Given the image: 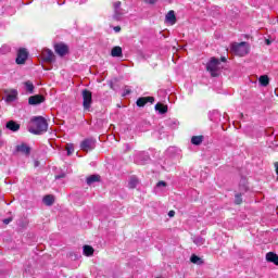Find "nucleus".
I'll return each instance as SVG.
<instances>
[{
  "label": "nucleus",
  "instance_id": "1",
  "mask_svg": "<svg viewBox=\"0 0 278 278\" xmlns=\"http://www.w3.org/2000/svg\"><path fill=\"white\" fill-rule=\"evenodd\" d=\"M49 129V124L47 119L42 116H35L30 121L29 131L30 134H35L36 136H40V134H45Z\"/></svg>",
  "mask_w": 278,
  "mask_h": 278
},
{
  "label": "nucleus",
  "instance_id": "2",
  "mask_svg": "<svg viewBox=\"0 0 278 278\" xmlns=\"http://www.w3.org/2000/svg\"><path fill=\"white\" fill-rule=\"evenodd\" d=\"M206 71L210 73L211 77H218L223 71V64L220 60L216 58H211L206 63Z\"/></svg>",
  "mask_w": 278,
  "mask_h": 278
},
{
  "label": "nucleus",
  "instance_id": "3",
  "mask_svg": "<svg viewBox=\"0 0 278 278\" xmlns=\"http://www.w3.org/2000/svg\"><path fill=\"white\" fill-rule=\"evenodd\" d=\"M249 43L248 42H240V43H232L230 47L231 53L235 55H239V58H244V55H249Z\"/></svg>",
  "mask_w": 278,
  "mask_h": 278
},
{
  "label": "nucleus",
  "instance_id": "4",
  "mask_svg": "<svg viewBox=\"0 0 278 278\" xmlns=\"http://www.w3.org/2000/svg\"><path fill=\"white\" fill-rule=\"evenodd\" d=\"M92 106V92L88 89L83 90V108L84 110H90Z\"/></svg>",
  "mask_w": 278,
  "mask_h": 278
},
{
  "label": "nucleus",
  "instance_id": "5",
  "mask_svg": "<svg viewBox=\"0 0 278 278\" xmlns=\"http://www.w3.org/2000/svg\"><path fill=\"white\" fill-rule=\"evenodd\" d=\"M94 147H96V142L93 139H85L80 143L81 151H86V153H88V151H92Z\"/></svg>",
  "mask_w": 278,
  "mask_h": 278
},
{
  "label": "nucleus",
  "instance_id": "6",
  "mask_svg": "<svg viewBox=\"0 0 278 278\" xmlns=\"http://www.w3.org/2000/svg\"><path fill=\"white\" fill-rule=\"evenodd\" d=\"M29 53L25 48H22L17 51L16 64H24L27 62Z\"/></svg>",
  "mask_w": 278,
  "mask_h": 278
},
{
  "label": "nucleus",
  "instance_id": "7",
  "mask_svg": "<svg viewBox=\"0 0 278 278\" xmlns=\"http://www.w3.org/2000/svg\"><path fill=\"white\" fill-rule=\"evenodd\" d=\"M55 53L60 55L61 58H64L68 53V46L66 43H56L54 46Z\"/></svg>",
  "mask_w": 278,
  "mask_h": 278
},
{
  "label": "nucleus",
  "instance_id": "8",
  "mask_svg": "<svg viewBox=\"0 0 278 278\" xmlns=\"http://www.w3.org/2000/svg\"><path fill=\"white\" fill-rule=\"evenodd\" d=\"M41 58L43 62H53V60L55 59V55L53 54V51L49 49H45L41 52Z\"/></svg>",
  "mask_w": 278,
  "mask_h": 278
},
{
  "label": "nucleus",
  "instance_id": "9",
  "mask_svg": "<svg viewBox=\"0 0 278 278\" xmlns=\"http://www.w3.org/2000/svg\"><path fill=\"white\" fill-rule=\"evenodd\" d=\"M29 105H38L40 103H45V97L40 94L31 96L28 99Z\"/></svg>",
  "mask_w": 278,
  "mask_h": 278
},
{
  "label": "nucleus",
  "instance_id": "10",
  "mask_svg": "<svg viewBox=\"0 0 278 278\" xmlns=\"http://www.w3.org/2000/svg\"><path fill=\"white\" fill-rule=\"evenodd\" d=\"M153 101H155V98L153 97L139 98L137 100V105L138 108H144L147 103H153Z\"/></svg>",
  "mask_w": 278,
  "mask_h": 278
},
{
  "label": "nucleus",
  "instance_id": "11",
  "mask_svg": "<svg viewBox=\"0 0 278 278\" xmlns=\"http://www.w3.org/2000/svg\"><path fill=\"white\" fill-rule=\"evenodd\" d=\"M165 20L167 23H169L170 25H175L177 23V16H175V11H169L166 16Z\"/></svg>",
  "mask_w": 278,
  "mask_h": 278
},
{
  "label": "nucleus",
  "instance_id": "12",
  "mask_svg": "<svg viewBox=\"0 0 278 278\" xmlns=\"http://www.w3.org/2000/svg\"><path fill=\"white\" fill-rule=\"evenodd\" d=\"M140 184V180L136 176H132L128 180V188L130 190H134L135 188H138V185Z\"/></svg>",
  "mask_w": 278,
  "mask_h": 278
},
{
  "label": "nucleus",
  "instance_id": "13",
  "mask_svg": "<svg viewBox=\"0 0 278 278\" xmlns=\"http://www.w3.org/2000/svg\"><path fill=\"white\" fill-rule=\"evenodd\" d=\"M83 253L86 255V257H92V255H94V248L91 245H84Z\"/></svg>",
  "mask_w": 278,
  "mask_h": 278
},
{
  "label": "nucleus",
  "instance_id": "14",
  "mask_svg": "<svg viewBox=\"0 0 278 278\" xmlns=\"http://www.w3.org/2000/svg\"><path fill=\"white\" fill-rule=\"evenodd\" d=\"M16 151H18L20 153H24L25 155H29L31 149L28 148L27 144L22 143V144L16 147Z\"/></svg>",
  "mask_w": 278,
  "mask_h": 278
},
{
  "label": "nucleus",
  "instance_id": "15",
  "mask_svg": "<svg viewBox=\"0 0 278 278\" xmlns=\"http://www.w3.org/2000/svg\"><path fill=\"white\" fill-rule=\"evenodd\" d=\"M266 260L267 262H271V264H275L276 266H278V255L273 253V252H268L266 254Z\"/></svg>",
  "mask_w": 278,
  "mask_h": 278
},
{
  "label": "nucleus",
  "instance_id": "16",
  "mask_svg": "<svg viewBox=\"0 0 278 278\" xmlns=\"http://www.w3.org/2000/svg\"><path fill=\"white\" fill-rule=\"evenodd\" d=\"M112 58H122L123 56V48L116 46L111 51Z\"/></svg>",
  "mask_w": 278,
  "mask_h": 278
},
{
  "label": "nucleus",
  "instance_id": "17",
  "mask_svg": "<svg viewBox=\"0 0 278 278\" xmlns=\"http://www.w3.org/2000/svg\"><path fill=\"white\" fill-rule=\"evenodd\" d=\"M88 186H92V184H97L98 181H101V176L99 175H91L87 177L86 179Z\"/></svg>",
  "mask_w": 278,
  "mask_h": 278
},
{
  "label": "nucleus",
  "instance_id": "18",
  "mask_svg": "<svg viewBox=\"0 0 278 278\" xmlns=\"http://www.w3.org/2000/svg\"><path fill=\"white\" fill-rule=\"evenodd\" d=\"M16 97H18V91L12 90L5 98L8 103H12V101H16Z\"/></svg>",
  "mask_w": 278,
  "mask_h": 278
},
{
  "label": "nucleus",
  "instance_id": "19",
  "mask_svg": "<svg viewBox=\"0 0 278 278\" xmlns=\"http://www.w3.org/2000/svg\"><path fill=\"white\" fill-rule=\"evenodd\" d=\"M7 129H10L11 131H18V129H21V125L16 124L14 121H10L7 124Z\"/></svg>",
  "mask_w": 278,
  "mask_h": 278
},
{
  "label": "nucleus",
  "instance_id": "20",
  "mask_svg": "<svg viewBox=\"0 0 278 278\" xmlns=\"http://www.w3.org/2000/svg\"><path fill=\"white\" fill-rule=\"evenodd\" d=\"M43 203H45V205H48V206L53 205V203H55V197H53L51 194L43 197Z\"/></svg>",
  "mask_w": 278,
  "mask_h": 278
},
{
  "label": "nucleus",
  "instance_id": "21",
  "mask_svg": "<svg viewBox=\"0 0 278 278\" xmlns=\"http://www.w3.org/2000/svg\"><path fill=\"white\" fill-rule=\"evenodd\" d=\"M121 1L114 2L113 7H114V12H115V16H122L123 15V11L121 9Z\"/></svg>",
  "mask_w": 278,
  "mask_h": 278
},
{
  "label": "nucleus",
  "instance_id": "22",
  "mask_svg": "<svg viewBox=\"0 0 278 278\" xmlns=\"http://www.w3.org/2000/svg\"><path fill=\"white\" fill-rule=\"evenodd\" d=\"M190 262L192 264H198V266H202V264H204L203 258L199 257L197 254L191 255Z\"/></svg>",
  "mask_w": 278,
  "mask_h": 278
},
{
  "label": "nucleus",
  "instance_id": "23",
  "mask_svg": "<svg viewBox=\"0 0 278 278\" xmlns=\"http://www.w3.org/2000/svg\"><path fill=\"white\" fill-rule=\"evenodd\" d=\"M155 110L160 112V114H166L168 112V106L162 104V103H156Z\"/></svg>",
  "mask_w": 278,
  "mask_h": 278
},
{
  "label": "nucleus",
  "instance_id": "24",
  "mask_svg": "<svg viewBox=\"0 0 278 278\" xmlns=\"http://www.w3.org/2000/svg\"><path fill=\"white\" fill-rule=\"evenodd\" d=\"M26 92H29V94H34V83H31L30 80H27L24 83Z\"/></svg>",
  "mask_w": 278,
  "mask_h": 278
},
{
  "label": "nucleus",
  "instance_id": "25",
  "mask_svg": "<svg viewBox=\"0 0 278 278\" xmlns=\"http://www.w3.org/2000/svg\"><path fill=\"white\" fill-rule=\"evenodd\" d=\"M258 81H260L261 86H264V87H266V86H268V84H270V79L266 75L261 76L258 78Z\"/></svg>",
  "mask_w": 278,
  "mask_h": 278
},
{
  "label": "nucleus",
  "instance_id": "26",
  "mask_svg": "<svg viewBox=\"0 0 278 278\" xmlns=\"http://www.w3.org/2000/svg\"><path fill=\"white\" fill-rule=\"evenodd\" d=\"M191 142L193 144H195L197 147H199V144H201L203 142V136H193L191 138Z\"/></svg>",
  "mask_w": 278,
  "mask_h": 278
},
{
  "label": "nucleus",
  "instance_id": "27",
  "mask_svg": "<svg viewBox=\"0 0 278 278\" xmlns=\"http://www.w3.org/2000/svg\"><path fill=\"white\" fill-rule=\"evenodd\" d=\"M194 244H197L198 247H203V244H205V240L203 239V237H197L193 240Z\"/></svg>",
  "mask_w": 278,
  "mask_h": 278
},
{
  "label": "nucleus",
  "instance_id": "28",
  "mask_svg": "<svg viewBox=\"0 0 278 278\" xmlns=\"http://www.w3.org/2000/svg\"><path fill=\"white\" fill-rule=\"evenodd\" d=\"M65 149L67 151V155H73V153L75 151V147L73 146V143H67Z\"/></svg>",
  "mask_w": 278,
  "mask_h": 278
},
{
  "label": "nucleus",
  "instance_id": "29",
  "mask_svg": "<svg viewBox=\"0 0 278 278\" xmlns=\"http://www.w3.org/2000/svg\"><path fill=\"white\" fill-rule=\"evenodd\" d=\"M235 203H236V205H241V203H242V194H236L235 195Z\"/></svg>",
  "mask_w": 278,
  "mask_h": 278
},
{
  "label": "nucleus",
  "instance_id": "30",
  "mask_svg": "<svg viewBox=\"0 0 278 278\" xmlns=\"http://www.w3.org/2000/svg\"><path fill=\"white\" fill-rule=\"evenodd\" d=\"M10 51V47L8 46H3L2 48H0V53H8Z\"/></svg>",
  "mask_w": 278,
  "mask_h": 278
},
{
  "label": "nucleus",
  "instance_id": "31",
  "mask_svg": "<svg viewBox=\"0 0 278 278\" xmlns=\"http://www.w3.org/2000/svg\"><path fill=\"white\" fill-rule=\"evenodd\" d=\"M156 186L157 188H166V181H159Z\"/></svg>",
  "mask_w": 278,
  "mask_h": 278
},
{
  "label": "nucleus",
  "instance_id": "32",
  "mask_svg": "<svg viewBox=\"0 0 278 278\" xmlns=\"http://www.w3.org/2000/svg\"><path fill=\"white\" fill-rule=\"evenodd\" d=\"M127 94H131V89H129V87H125L124 89V97Z\"/></svg>",
  "mask_w": 278,
  "mask_h": 278
},
{
  "label": "nucleus",
  "instance_id": "33",
  "mask_svg": "<svg viewBox=\"0 0 278 278\" xmlns=\"http://www.w3.org/2000/svg\"><path fill=\"white\" fill-rule=\"evenodd\" d=\"M11 220H12V218H5V219H3V223H4V225H10Z\"/></svg>",
  "mask_w": 278,
  "mask_h": 278
},
{
  "label": "nucleus",
  "instance_id": "34",
  "mask_svg": "<svg viewBox=\"0 0 278 278\" xmlns=\"http://www.w3.org/2000/svg\"><path fill=\"white\" fill-rule=\"evenodd\" d=\"M168 216H169V218H173V216H175V211H169Z\"/></svg>",
  "mask_w": 278,
  "mask_h": 278
},
{
  "label": "nucleus",
  "instance_id": "35",
  "mask_svg": "<svg viewBox=\"0 0 278 278\" xmlns=\"http://www.w3.org/2000/svg\"><path fill=\"white\" fill-rule=\"evenodd\" d=\"M114 31H116V34H118V31H121V26H115Z\"/></svg>",
  "mask_w": 278,
  "mask_h": 278
},
{
  "label": "nucleus",
  "instance_id": "36",
  "mask_svg": "<svg viewBox=\"0 0 278 278\" xmlns=\"http://www.w3.org/2000/svg\"><path fill=\"white\" fill-rule=\"evenodd\" d=\"M222 61H223V62H227V58L223 56V58H222Z\"/></svg>",
  "mask_w": 278,
  "mask_h": 278
},
{
  "label": "nucleus",
  "instance_id": "37",
  "mask_svg": "<svg viewBox=\"0 0 278 278\" xmlns=\"http://www.w3.org/2000/svg\"><path fill=\"white\" fill-rule=\"evenodd\" d=\"M266 45H270V40L267 39V40H266Z\"/></svg>",
  "mask_w": 278,
  "mask_h": 278
},
{
  "label": "nucleus",
  "instance_id": "38",
  "mask_svg": "<svg viewBox=\"0 0 278 278\" xmlns=\"http://www.w3.org/2000/svg\"><path fill=\"white\" fill-rule=\"evenodd\" d=\"M38 164H39L38 161H36V162H35V166H38Z\"/></svg>",
  "mask_w": 278,
  "mask_h": 278
},
{
  "label": "nucleus",
  "instance_id": "39",
  "mask_svg": "<svg viewBox=\"0 0 278 278\" xmlns=\"http://www.w3.org/2000/svg\"><path fill=\"white\" fill-rule=\"evenodd\" d=\"M276 173H277V175H278V167L276 168Z\"/></svg>",
  "mask_w": 278,
  "mask_h": 278
},
{
  "label": "nucleus",
  "instance_id": "40",
  "mask_svg": "<svg viewBox=\"0 0 278 278\" xmlns=\"http://www.w3.org/2000/svg\"><path fill=\"white\" fill-rule=\"evenodd\" d=\"M55 178H56V179H60V176H56Z\"/></svg>",
  "mask_w": 278,
  "mask_h": 278
}]
</instances>
